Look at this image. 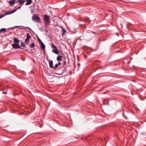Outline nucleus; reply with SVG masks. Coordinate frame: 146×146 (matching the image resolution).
Returning <instances> with one entry per match:
<instances>
[{
    "instance_id": "25",
    "label": "nucleus",
    "mask_w": 146,
    "mask_h": 146,
    "mask_svg": "<svg viewBox=\"0 0 146 146\" xmlns=\"http://www.w3.org/2000/svg\"><path fill=\"white\" fill-rule=\"evenodd\" d=\"M58 64V65H60L61 64V63L60 62H58V64Z\"/></svg>"
},
{
    "instance_id": "12",
    "label": "nucleus",
    "mask_w": 146,
    "mask_h": 146,
    "mask_svg": "<svg viewBox=\"0 0 146 146\" xmlns=\"http://www.w3.org/2000/svg\"><path fill=\"white\" fill-rule=\"evenodd\" d=\"M33 21L38 23L40 22V19H33Z\"/></svg>"
},
{
    "instance_id": "9",
    "label": "nucleus",
    "mask_w": 146,
    "mask_h": 146,
    "mask_svg": "<svg viewBox=\"0 0 146 146\" xmlns=\"http://www.w3.org/2000/svg\"><path fill=\"white\" fill-rule=\"evenodd\" d=\"M49 63L50 68H52L53 67V61L52 60H50L49 61Z\"/></svg>"
},
{
    "instance_id": "10",
    "label": "nucleus",
    "mask_w": 146,
    "mask_h": 146,
    "mask_svg": "<svg viewBox=\"0 0 146 146\" xmlns=\"http://www.w3.org/2000/svg\"><path fill=\"white\" fill-rule=\"evenodd\" d=\"M62 56H59L57 57V60L58 61H61L62 60Z\"/></svg>"
},
{
    "instance_id": "29",
    "label": "nucleus",
    "mask_w": 146,
    "mask_h": 146,
    "mask_svg": "<svg viewBox=\"0 0 146 146\" xmlns=\"http://www.w3.org/2000/svg\"><path fill=\"white\" fill-rule=\"evenodd\" d=\"M63 72V71H62V72L61 73H60V74H62Z\"/></svg>"
},
{
    "instance_id": "20",
    "label": "nucleus",
    "mask_w": 146,
    "mask_h": 146,
    "mask_svg": "<svg viewBox=\"0 0 146 146\" xmlns=\"http://www.w3.org/2000/svg\"><path fill=\"white\" fill-rule=\"evenodd\" d=\"M52 48L54 49L57 48V47L52 43Z\"/></svg>"
},
{
    "instance_id": "11",
    "label": "nucleus",
    "mask_w": 146,
    "mask_h": 146,
    "mask_svg": "<svg viewBox=\"0 0 146 146\" xmlns=\"http://www.w3.org/2000/svg\"><path fill=\"white\" fill-rule=\"evenodd\" d=\"M32 18H39L38 15L34 14L32 17Z\"/></svg>"
},
{
    "instance_id": "16",
    "label": "nucleus",
    "mask_w": 146,
    "mask_h": 146,
    "mask_svg": "<svg viewBox=\"0 0 146 146\" xmlns=\"http://www.w3.org/2000/svg\"><path fill=\"white\" fill-rule=\"evenodd\" d=\"M61 28L62 30L63 33L62 35H64L65 34V33L66 32V30L64 29V28L62 27H61Z\"/></svg>"
},
{
    "instance_id": "14",
    "label": "nucleus",
    "mask_w": 146,
    "mask_h": 146,
    "mask_svg": "<svg viewBox=\"0 0 146 146\" xmlns=\"http://www.w3.org/2000/svg\"><path fill=\"white\" fill-rule=\"evenodd\" d=\"M27 37L26 38L29 39L31 38V36L28 33H27L26 34Z\"/></svg>"
},
{
    "instance_id": "31",
    "label": "nucleus",
    "mask_w": 146,
    "mask_h": 146,
    "mask_svg": "<svg viewBox=\"0 0 146 146\" xmlns=\"http://www.w3.org/2000/svg\"><path fill=\"white\" fill-rule=\"evenodd\" d=\"M106 92H104V94H106Z\"/></svg>"
},
{
    "instance_id": "30",
    "label": "nucleus",
    "mask_w": 146,
    "mask_h": 146,
    "mask_svg": "<svg viewBox=\"0 0 146 146\" xmlns=\"http://www.w3.org/2000/svg\"><path fill=\"white\" fill-rule=\"evenodd\" d=\"M106 99H105V100H104V102L105 101H106Z\"/></svg>"
},
{
    "instance_id": "21",
    "label": "nucleus",
    "mask_w": 146,
    "mask_h": 146,
    "mask_svg": "<svg viewBox=\"0 0 146 146\" xmlns=\"http://www.w3.org/2000/svg\"><path fill=\"white\" fill-rule=\"evenodd\" d=\"M58 66V64H55V67H53V68H57Z\"/></svg>"
},
{
    "instance_id": "28",
    "label": "nucleus",
    "mask_w": 146,
    "mask_h": 146,
    "mask_svg": "<svg viewBox=\"0 0 146 146\" xmlns=\"http://www.w3.org/2000/svg\"><path fill=\"white\" fill-rule=\"evenodd\" d=\"M67 15H69V14H68V13H67Z\"/></svg>"
},
{
    "instance_id": "23",
    "label": "nucleus",
    "mask_w": 146,
    "mask_h": 146,
    "mask_svg": "<svg viewBox=\"0 0 146 146\" xmlns=\"http://www.w3.org/2000/svg\"><path fill=\"white\" fill-rule=\"evenodd\" d=\"M15 28H19V27L18 26H15L14 27H11V29H14Z\"/></svg>"
},
{
    "instance_id": "22",
    "label": "nucleus",
    "mask_w": 146,
    "mask_h": 146,
    "mask_svg": "<svg viewBox=\"0 0 146 146\" xmlns=\"http://www.w3.org/2000/svg\"><path fill=\"white\" fill-rule=\"evenodd\" d=\"M21 46L23 47H25V45L24 43H22L21 44Z\"/></svg>"
},
{
    "instance_id": "19",
    "label": "nucleus",
    "mask_w": 146,
    "mask_h": 146,
    "mask_svg": "<svg viewBox=\"0 0 146 146\" xmlns=\"http://www.w3.org/2000/svg\"><path fill=\"white\" fill-rule=\"evenodd\" d=\"M29 39L26 38L25 40V43L27 44L29 43Z\"/></svg>"
},
{
    "instance_id": "8",
    "label": "nucleus",
    "mask_w": 146,
    "mask_h": 146,
    "mask_svg": "<svg viewBox=\"0 0 146 146\" xmlns=\"http://www.w3.org/2000/svg\"><path fill=\"white\" fill-rule=\"evenodd\" d=\"M13 41L16 43L18 44L19 42V40L16 38L14 37L13 38Z\"/></svg>"
},
{
    "instance_id": "13",
    "label": "nucleus",
    "mask_w": 146,
    "mask_h": 146,
    "mask_svg": "<svg viewBox=\"0 0 146 146\" xmlns=\"http://www.w3.org/2000/svg\"><path fill=\"white\" fill-rule=\"evenodd\" d=\"M41 45L42 48V50H44L45 48V46L43 44V43L42 42L40 44Z\"/></svg>"
},
{
    "instance_id": "3",
    "label": "nucleus",
    "mask_w": 146,
    "mask_h": 146,
    "mask_svg": "<svg viewBox=\"0 0 146 146\" xmlns=\"http://www.w3.org/2000/svg\"><path fill=\"white\" fill-rule=\"evenodd\" d=\"M16 1V0H10L8 3L11 6H12L15 4Z\"/></svg>"
},
{
    "instance_id": "1",
    "label": "nucleus",
    "mask_w": 146,
    "mask_h": 146,
    "mask_svg": "<svg viewBox=\"0 0 146 146\" xmlns=\"http://www.w3.org/2000/svg\"><path fill=\"white\" fill-rule=\"evenodd\" d=\"M21 6L22 5H21L20 6L18 7L17 8L14 9L12 11H7L5 14L0 15V18H1L3 17L6 15H8L13 13L17 11V9H20Z\"/></svg>"
},
{
    "instance_id": "32",
    "label": "nucleus",
    "mask_w": 146,
    "mask_h": 146,
    "mask_svg": "<svg viewBox=\"0 0 146 146\" xmlns=\"http://www.w3.org/2000/svg\"><path fill=\"white\" fill-rule=\"evenodd\" d=\"M136 54H137V53H136Z\"/></svg>"
},
{
    "instance_id": "7",
    "label": "nucleus",
    "mask_w": 146,
    "mask_h": 146,
    "mask_svg": "<svg viewBox=\"0 0 146 146\" xmlns=\"http://www.w3.org/2000/svg\"><path fill=\"white\" fill-rule=\"evenodd\" d=\"M52 51L53 52L56 54H58L59 53V52L57 48L52 49Z\"/></svg>"
},
{
    "instance_id": "2",
    "label": "nucleus",
    "mask_w": 146,
    "mask_h": 146,
    "mask_svg": "<svg viewBox=\"0 0 146 146\" xmlns=\"http://www.w3.org/2000/svg\"><path fill=\"white\" fill-rule=\"evenodd\" d=\"M12 47L13 48L18 49L21 48L20 46L17 43L13 44H12Z\"/></svg>"
},
{
    "instance_id": "6",
    "label": "nucleus",
    "mask_w": 146,
    "mask_h": 146,
    "mask_svg": "<svg viewBox=\"0 0 146 146\" xmlns=\"http://www.w3.org/2000/svg\"><path fill=\"white\" fill-rule=\"evenodd\" d=\"M81 21L88 23L90 22L89 19H81Z\"/></svg>"
},
{
    "instance_id": "26",
    "label": "nucleus",
    "mask_w": 146,
    "mask_h": 146,
    "mask_svg": "<svg viewBox=\"0 0 146 146\" xmlns=\"http://www.w3.org/2000/svg\"><path fill=\"white\" fill-rule=\"evenodd\" d=\"M3 93L5 94H7V92H3Z\"/></svg>"
},
{
    "instance_id": "24",
    "label": "nucleus",
    "mask_w": 146,
    "mask_h": 146,
    "mask_svg": "<svg viewBox=\"0 0 146 146\" xmlns=\"http://www.w3.org/2000/svg\"><path fill=\"white\" fill-rule=\"evenodd\" d=\"M38 40L39 41V43L40 44L42 42L41 41V40H40V39H38Z\"/></svg>"
},
{
    "instance_id": "18",
    "label": "nucleus",
    "mask_w": 146,
    "mask_h": 146,
    "mask_svg": "<svg viewBox=\"0 0 146 146\" xmlns=\"http://www.w3.org/2000/svg\"><path fill=\"white\" fill-rule=\"evenodd\" d=\"M50 17V16H48L46 15H45L44 16V18H49Z\"/></svg>"
},
{
    "instance_id": "4",
    "label": "nucleus",
    "mask_w": 146,
    "mask_h": 146,
    "mask_svg": "<svg viewBox=\"0 0 146 146\" xmlns=\"http://www.w3.org/2000/svg\"><path fill=\"white\" fill-rule=\"evenodd\" d=\"M26 1L25 0H17L16 1V3H19L20 4L22 5Z\"/></svg>"
},
{
    "instance_id": "15",
    "label": "nucleus",
    "mask_w": 146,
    "mask_h": 146,
    "mask_svg": "<svg viewBox=\"0 0 146 146\" xmlns=\"http://www.w3.org/2000/svg\"><path fill=\"white\" fill-rule=\"evenodd\" d=\"M6 29L5 28H2L0 30V32H6Z\"/></svg>"
},
{
    "instance_id": "5",
    "label": "nucleus",
    "mask_w": 146,
    "mask_h": 146,
    "mask_svg": "<svg viewBox=\"0 0 146 146\" xmlns=\"http://www.w3.org/2000/svg\"><path fill=\"white\" fill-rule=\"evenodd\" d=\"M44 21L46 25H48L50 23L49 19H44Z\"/></svg>"
},
{
    "instance_id": "27",
    "label": "nucleus",
    "mask_w": 146,
    "mask_h": 146,
    "mask_svg": "<svg viewBox=\"0 0 146 146\" xmlns=\"http://www.w3.org/2000/svg\"><path fill=\"white\" fill-rule=\"evenodd\" d=\"M25 28H28V29H30V28L29 27H26Z\"/></svg>"
},
{
    "instance_id": "17",
    "label": "nucleus",
    "mask_w": 146,
    "mask_h": 146,
    "mask_svg": "<svg viewBox=\"0 0 146 146\" xmlns=\"http://www.w3.org/2000/svg\"><path fill=\"white\" fill-rule=\"evenodd\" d=\"M35 46V44L34 43H33L30 45V47L33 48Z\"/></svg>"
}]
</instances>
